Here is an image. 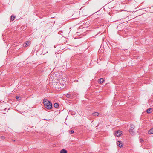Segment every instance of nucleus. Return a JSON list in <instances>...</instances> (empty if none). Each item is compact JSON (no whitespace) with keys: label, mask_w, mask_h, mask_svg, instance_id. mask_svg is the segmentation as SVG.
<instances>
[{"label":"nucleus","mask_w":153,"mask_h":153,"mask_svg":"<svg viewBox=\"0 0 153 153\" xmlns=\"http://www.w3.org/2000/svg\"><path fill=\"white\" fill-rule=\"evenodd\" d=\"M117 145L120 147L121 148L123 147V144L121 141H117Z\"/></svg>","instance_id":"4"},{"label":"nucleus","mask_w":153,"mask_h":153,"mask_svg":"<svg viewBox=\"0 0 153 153\" xmlns=\"http://www.w3.org/2000/svg\"><path fill=\"white\" fill-rule=\"evenodd\" d=\"M54 107L57 108L59 106V104L58 103H56L54 104Z\"/></svg>","instance_id":"11"},{"label":"nucleus","mask_w":153,"mask_h":153,"mask_svg":"<svg viewBox=\"0 0 153 153\" xmlns=\"http://www.w3.org/2000/svg\"><path fill=\"white\" fill-rule=\"evenodd\" d=\"M30 42L29 41H27L25 42V47H27L29 45Z\"/></svg>","instance_id":"12"},{"label":"nucleus","mask_w":153,"mask_h":153,"mask_svg":"<svg viewBox=\"0 0 153 153\" xmlns=\"http://www.w3.org/2000/svg\"><path fill=\"white\" fill-rule=\"evenodd\" d=\"M70 134H72L74 133V131L73 130H71L70 131Z\"/></svg>","instance_id":"15"},{"label":"nucleus","mask_w":153,"mask_h":153,"mask_svg":"<svg viewBox=\"0 0 153 153\" xmlns=\"http://www.w3.org/2000/svg\"><path fill=\"white\" fill-rule=\"evenodd\" d=\"M77 80H75V82H77Z\"/></svg>","instance_id":"19"},{"label":"nucleus","mask_w":153,"mask_h":153,"mask_svg":"<svg viewBox=\"0 0 153 153\" xmlns=\"http://www.w3.org/2000/svg\"><path fill=\"white\" fill-rule=\"evenodd\" d=\"M43 104L45 107L48 109H50L52 108V104L51 102L48 100L44 98L43 100Z\"/></svg>","instance_id":"1"},{"label":"nucleus","mask_w":153,"mask_h":153,"mask_svg":"<svg viewBox=\"0 0 153 153\" xmlns=\"http://www.w3.org/2000/svg\"><path fill=\"white\" fill-rule=\"evenodd\" d=\"M104 79L102 78H101L99 79L98 80L99 82L100 83H102L104 82Z\"/></svg>","instance_id":"8"},{"label":"nucleus","mask_w":153,"mask_h":153,"mask_svg":"<svg viewBox=\"0 0 153 153\" xmlns=\"http://www.w3.org/2000/svg\"><path fill=\"white\" fill-rule=\"evenodd\" d=\"M134 126L133 125H131L129 129V132L131 134V132L133 131V130L134 129Z\"/></svg>","instance_id":"3"},{"label":"nucleus","mask_w":153,"mask_h":153,"mask_svg":"<svg viewBox=\"0 0 153 153\" xmlns=\"http://www.w3.org/2000/svg\"><path fill=\"white\" fill-rule=\"evenodd\" d=\"M148 133L150 134H153V128H152L149 130L148 131Z\"/></svg>","instance_id":"7"},{"label":"nucleus","mask_w":153,"mask_h":153,"mask_svg":"<svg viewBox=\"0 0 153 153\" xmlns=\"http://www.w3.org/2000/svg\"><path fill=\"white\" fill-rule=\"evenodd\" d=\"M16 99H18V98H19V97H18V96H16Z\"/></svg>","instance_id":"18"},{"label":"nucleus","mask_w":153,"mask_h":153,"mask_svg":"<svg viewBox=\"0 0 153 153\" xmlns=\"http://www.w3.org/2000/svg\"><path fill=\"white\" fill-rule=\"evenodd\" d=\"M0 138L1 139L3 140L4 139V136H1Z\"/></svg>","instance_id":"14"},{"label":"nucleus","mask_w":153,"mask_h":153,"mask_svg":"<svg viewBox=\"0 0 153 153\" xmlns=\"http://www.w3.org/2000/svg\"><path fill=\"white\" fill-rule=\"evenodd\" d=\"M45 120H46V119H45Z\"/></svg>","instance_id":"20"},{"label":"nucleus","mask_w":153,"mask_h":153,"mask_svg":"<svg viewBox=\"0 0 153 153\" xmlns=\"http://www.w3.org/2000/svg\"><path fill=\"white\" fill-rule=\"evenodd\" d=\"M131 134L132 135H134V132L133 131L131 132Z\"/></svg>","instance_id":"17"},{"label":"nucleus","mask_w":153,"mask_h":153,"mask_svg":"<svg viewBox=\"0 0 153 153\" xmlns=\"http://www.w3.org/2000/svg\"><path fill=\"white\" fill-rule=\"evenodd\" d=\"M15 16H13V15H12L10 18V20H11L12 21H13V20L15 19Z\"/></svg>","instance_id":"10"},{"label":"nucleus","mask_w":153,"mask_h":153,"mask_svg":"<svg viewBox=\"0 0 153 153\" xmlns=\"http://www.w3.org/2000/svg\"><path fill=\"white\" fill-rule=\"evenodd\" d=\"M67 150L64 149H62L60 151V153H67Z\"/></svg>","instance_id":"5"},{"label":"nucleus","mask_w":153,"mask_h":153,"mask_svg":"<svg viewBox=\"0 0 153 153\" xmlns=\"http://www.w3.org/2000/svg\"><path fill=\"white\" fill-rule=\"evenodd\" d=\"M99 114V113L97 112H94L92 113V115L94 116H98Z\"/></svg>","instance_id":"6"},{"label":"nucleus","mask_w":153,"mask_h":153,"mask_svg":"<svg viewBox=\"0 0 153 153\" xmlns=\"http://www.w3.org/2000/svg\"><path fill=\"white\" fill-rule=\"evenodd\" d=\"M143 141H144V140L143 139H140V142H143Z\"/></svg>","instance_id":"16"},{"label":"nucleus","mask_w":153,"mask_h":153,"mask_svg":"<svg viewBox=\"0 0 153 153\" xmlns=\"http://www.w3.org/2000/svg\"><path fill=\"white\" fill-rule=\"evenodd\" d=\"M152 108H149L147 110V112L148 113H150L152 111Z\"/></svg>","instance_id":"9"},{"label":"nucleus","mask_w":153,"mask_h":153,"mask_svg":"<svg viewBox=\"0 0 153 153\" xmlns=\"http://www.w3.org/2000/svg\"><path fill=\"white\" fill-rule=\"evenodd\" d=\"M66 96L67 97V98H69L71 97V94H67L66 95Z\"/></svg>","instance_id":"13"},{"label":"nucleus","mask_w":153,"mask_h":153,"mask_svg":"<svg viewBox=\"0 0 153 153\" xmlns=\"http://www.w3.org/2000/svg\"><path fill=\"white\" fill-rule=\"evenodd\" d=\"M122 131H116L115 133V135L118 137L120 136Z\"/></svg>","instance_id":"2"}]
</instances>
